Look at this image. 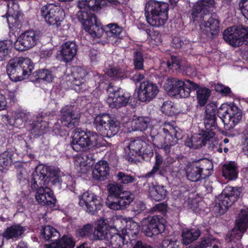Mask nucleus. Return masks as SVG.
I'll list each match as a JSON object with an SVG mask.
<instances>
[{
	"instance_id": "f257e3e1",
	"label": "nucleus",
	"mask_w": 248,
	"mask_h": 248,
	"mask_svg": "<svg viewBox=\"0 0 248 248\" xmlns=\"http://www.w3.org/2000/svg\"><path fill=\"white\" fill-rule=\"evenodd\" d=\"M214 3V0H199L194 4L192 13V18L199 24L201 33L212 38L217 36L220 31L218 19L209 12Z\"/></svg>"
},
{
	"instance_id": "f03ea898",
	"label": "nucleus",
	"mask_w": 248,
	"mask_h": 248,
	"mask_svg": "<svg viewBox=\"0 0 248 248\" xmlns=\"http://www.w3.org/2000/svg\"><path fill=\"white\" fill-rule=\"evenodd\" d=\"M153 145L162 149L168 154L170 153L171 146L174 145L181 138V133L176 128L169 124L164 125L154 126L150 131Z\"/></svg>"
},
{
	"instance_id": "7ed1b4c3",
	"label": "nucleus",
	"mask_w": 248,
	"mask_h": 248,
	"mask_svg": "<svg viewBox=\"0 0 248 248\" xmlns=\"http://www.w3.org/2000/svg\"><path fill=\"white\" fill-rule=\"evenodd\" d=\"M109 195L106 201L107 206L111 209L118 210L126 208L133 201V195L129 191H123L119 183L108 186Z\"/></svg>"
},
{
	"instance_id": "20e7f679",
	"label": "nucleus",
	"mask_w": 248,
	"mask_h": 248,
	"mask_svg": "<svg viewBox=\"0 0 248 248\" xmlns=\"http://www.w3.org/2000/svg\"><path fill=\"white\" fill-rule=\"evenodd\" d=\"M169 5L166 2L150 0L146 4L145 16L151 26L160 27L164 25L168 18Z\"/></svg>"
},
{
	"instance_id": "39448f33",
	"label": "nucleus",
	"mask_w": 248,
	"mask_h": 248,
	"mask_svg": "<svg viewBox=\"0 0 248 248\" xmlns=\"http://www.w3.org/2000/svg\"><path fill=\"white\" fill-rule=\"evenodd\" d=\"M33 68V63L30 59L16 57L9 61L6 72L12 80L19 81L27 78Z\"/></svg>"
},
{
	"instance_id": "423d86ee",
	"label": "nucleus",
	"mask_w": 248,
	"mask_h": 248,
	"mask_svg": "<svg viewBox=\"0 0 248 248\" xmlns=\"http://www.w3.org/2000/svg\"><path fill=\"white\" fill-rule=\"evenodd\" d=\"M212 168L213 163L209 160L195 161L187 167L186 177L191 182H199L211 174Z\"/></svg>"
},
{
	"instance_id": "0eeeda50",
	"label": "nucleus",
	"mask_w": 248,
	"mask_h": 248,
	"mask_svg": "<svg viewBox=\"0 0 248 248\" xmlns=\"http://www.w3.org/2000/svg\"><path fill=\"white\" fill-rule=\"evenodd\" d=\"M93 124L96 130L103 137L111 138L116 135L120 128L119 122L106 113L97 115Z\"/></svg>"
},
{
	"instance_id": "6e6552de",
	"label": "nucleus",
	"mask_w": 248,
	"mask_h": 248,
	"mask_svg": "<svg viewBox=\"0 0 248 248\" xmlns=\"http://www.w3.org/2000/svg\"><path fill=\"white\" fill-rule=\"evenodd\" d=\"M98 135L93 132H85L77 128L74 130L71 145L75 151L79 152L85 151L96 144Z\"/></svg>"
},
{
	"instance_id": "1a4fd4ad",
	"label": "nucleus",
	"mask_w": 248,
	"mask_h": 248,
	"mask_svg": "<svg viewBox=\"0 0 248 248\" xmlns=\"http://www.w3.org/2000/svg\"><path fill=\"white\" fill-rule=\"evenodd\" d=\"M217 115L223 122L225 129L228 130L233 129L242 117V111L237 106L225 104L219 108Z\"/></svg>"
},
{
	"instance_id": "9d476101",
	"label": "nucleus",
	"mask_w": 248,
	"mask_h": 248,
	"mask_svg": "<svg viewBox=\"0 0 248 248\" xmlns=\"http://www.w3.org/2000/svg\"><path fill=\"white\" fill-rule=\"evenodd\" d=\"M223 39L229 44L239 46L243 44L248 45V28L232 26L228 28L223 33Z\"/></svg>"
},
{
	"instance_id": "9b49d317",
	"label": "nucleus",
	"mask_w": 248,
	"mask_h": 248,
	"mask_svg": "<svg viewBox=\"0 0 248 248\" xmlns=\"http://www.w3.org/2000/svg\"><path fill=\"white\" fill-rule=\"evenodd\" d=\"M164 219L159 216H149L141 221L142 230L145 235L152 237L163 232L165 229Z\"/></svg>"
},
{
	"instance_id": "f8f14e48",
	"label": "nucleus",
	"mask_w": 248,
	"mask_h": 248,
	"mask_svg": "<svg viewBox=\"0 0 248 248\" xmlns=\"http://www.w3.org/2000/svg\"><path fill=\"white\" fill-rule=\"evenodd\" d=\"M248 228V208L243 209L235 220V226L232 232L226 235L228 242L240 240Z\"/></svg>"
},
{
	"instance_id": "ddd939ff",
	"label": "nucleus",
	"mask_w": 248,
	"mask_h": 248,
	"mask_svg": "<svg viewBox=\"0 0 248 248\" xmlns=\"http://www.w3.org/2000/svg\"><path fill=\"white\" fill-rule=\"evenodd\" d=\"M64 11L58 6L49 3L43 6L41 8V15L45 21L50 25H56L59 27L63 18Z\"/></svg>"
},
{
	"instance_id": "4468645a",
	"label": "nucleus",
	"mask_w": 248,
	"mask_h": 248,
	"mask_svg": "<svg viewBox=\"0 0 248 248\" xmlns=\"http://www.w3.org/2000/svg\"><path fill=\"white\" fill-rule=\"evenodd\" d=\"M60 113L63 126L72 129L78 125L81 116L78 108L71 105L65 106L61 109Z\"/></svg>"
},
{
	"instance_id": "2eb2a0df",
	"label": "nucleus",
	"mask_w": 248,
	"mask_h": 248,
	"mask_svg": "<svg viewBox=\"0 0 248 248\" xmlns=\"http://www.w3.org/2000/svg\"><path fill=\"white\" fill-rule=\"evenodd\" d=\"M79 205L86 212L94 215L102 206L101 198L93 193L86 192L79 196Z\"/></svg>"
},
{
	"instance_id": "dca6fc26",
	"label": "nucleus",
	"mask_w": 248,
	"mask_h": 248,
	"mask_svg": "<svg viewBox=\"0 0 248 248\" xmlns=\"http://www.w3.org/2000/svg\"><path fill=\"white\" fill-rule=\"evenodd\" d=\"M107 91L108 94V100L114 107L119 108L126 106L128 103L130 94L124 92L121 88L109 84Z\"/></svg>"
},
{
	"instance_id": "f3484780",
	"label": "nucleus",
	"mask_w": 248,
	"mask_h": 248,
	"mask_svg": "<svg viewBox=\"0 0 248 248\" xmlns=\"http://www.w3.org/2000/svg\"><path fill=\"white\" fill-rule=\"evenodd\" d=\"M159 92L157 85L150 81L140 83L138 91L139 100L142 102H149L155 98Z\"/></svg>"
},
{
	"instance_id": "a211bd4d",
	"label": "nucleus",
	"mask_w": 248,
	"mask_h": 248,
	"mask_svg": "<svg viewBox=\"0 0 248 248\" xmlns=\"http://www.w3.org/2000/svg\"><path fill=\"white\" fill-rule=\"evenodd\" d=\"M38 39L35 32L29 30L22 33L15 42L14 46L16 49L25 51L33 47Z\"/></svg>"
},
{
	"instance_id": "6ab92c4d",
	"label": "nucleus",
	"mask_w": 248,
	"mask_h": 248,
	"mask_svg": "<svg viewBox=\"0 0 248 248\" xmlns=\"http://www.w3.org/2000/svg\"><path fill=\"white\" fill-rule=\"evenodd\" d=\"M51 167H42L37 168L33 172L31 180L32 189L37 190L47 186L48 185V171Z\"/></svg>"
},
{
	"instance_id": "aec40b11",
	"label": "nucleus",
	"mask_w": 248,
	"mask_h": 248,
	"mask_svg": "<svg viewBox=\"0 0 248 248\" xmlns=\"http://www.w3.org/2000/svg\"><path fill=\"white\" fill-rule=\"evenodd\" d=\"M217 106L214 103H211L206 107L204 124L207 133H214V131L217 128L215 112Z\"/></svg>"
},
{
	"instance_id": "412c9836",
	"label": "nucleus",
	"mask_w": 248,
	"mask_h": 248,
	"mask_svg": "<svg viewBox=\"0 0 248 248\" xmlns=\"http://www.w3.org/2000/svg\"><path fill=\"white\" fill-rule=\"evenodd\" d=\"M214 136V133H207L202 131L198 134H194L186 141V146L194 149H197L205 145L206 142Z\"/></svg>"
},
{
	"instance_id": "4be33fe9",
	"label": "nucleus",
	"mask_w": 248,
	"mask_h": 248,
	"mask_svg": "<svg viewBox=\"0 0 248 248\" xmlns=\"http://www.w3.org/2000/svg\"><path fill=\"white\" fill-rule=\"evenodd\" d=\"M35 197L36 201L43 205L54 206L56 199L53 191L48 186L37 189Z\"/></svg>"
},
{
	"instance_id": "5701e85b",
	"label": "nucleus",
	"mask_w": 248,
	"mask_h": 248,
	"mask_svg": "<svg viewBox=\"0 0 248 248\" xmlns=\"http://www.w3.org/2000/svg\"><path fill=\"white\" fill-rule=\"evenodd\" d=\"M83 28L94 38L101 37L104 33V29L101 25L97 22L95 15H92L90 20L83 23Z\"/></svg>"
},
{
	"instance_id": "b1692460",
	"label": "nucleus",
	"mask_w": 248,
	"mask_h": 248,
	"mask_svg": "<svg viewBox=\"0 0 248 248\" xmlns=\"http://www.w3.org/2000/svg\"><path fill=\"white\" fill-rule=\"evenodd\" d=\"M87 74L86 71L83 68L80 67L76 68L74 73V80L72 83L76 92H83L87 89V86L85 83Z\"/></svg>"
},
{
	"instance_id": "393cba45",
	"label": "nucleus",
	"mask_w": 248,
	"mask_h": 248,
	"mask_svg": "<svg viewBox=\"0 0 248 248\" xmlns=\"http://www.w3.org/2000/svg\"><path fill=\"white\" fill-rule=\"evenodd\" d=\"M48 183H50L55 188L60 189L62 187H68L72 182V178L70 176L63 175L60 176L58 172L51 168L48 171Z\"/></svg>"
},
{
	"instance_id": "a878e982",
	"label": "nucleus",
	"mask_w": 248,
	"mask_h": 248,
	"mask_svg": "<svg viewBox=\"0 0 248 248\" xmlns=\"http://www.w3.org/2000/svg\"><path fill=\"white\" fill-rule=\"evenodd\" d=\"M107 240L109 242L112 248H128L133 244L132 241H130L129 236L127 234H110Z\"/></svg>"
},
{
	"instance_id": "bb28decb",
	"label": "nucleus",
	"mask_w": 248,
	"mask_h": 248,
	"mask_svg": "<svg viewBox=\"0 0 248 248\" xmlns=\"http://www.w3.org/2000/svg\"><path fill=\"white\" fill-rule=\"evenodd\" d=\"M145 144V143L143 140L140 139L131 140L127 146L128 150L126 151V159L129 162L135 161L136 157L141 155L142 149Z\"/></svg>"
},
{
	"instance_id": "cd10ccee",
	"label": "nucleus",
	"mask_w": 248,
	"mask_h": 248,
	"mask_svg": "<svg viewBox=\"0 0 248 248\" xmlns=\"http://www.w3.org/2000/svg\"><path fill=\"white\" fill-rule=\"evenodd\" d=\"M111 226L108 224L107 219L101 218L97 222V226L93 233L94 238L99 240H106L110 236Z\"/></svg>"
},
{
	"instance_id": "c85d7f7f",
	"label": "nucleus",
	"mask_w": 248,
	"mask_h": 248,
	"mask_svg": "<svg viewBox=\"0 0 248 248\" xmlns=\"http://www.w3.org/2000/svg\"><path fill=\"white\" fill-rule=\"evenodd\" d=\"M78 47L75 42L68 41L61 46V55L62 60L65 62H71L76 56Z\"/></svg>"
},
{
	"instance_id": "c756f323",
	"label": "nucleus",
	"mask_w": 248,
	"mask_h": 248,
	"mask_svg": "<svg viewBox=\"0 0 248 248\" xmlns=\"http://www.w3.org/2000/svg\"><path fill=\"white\" fill-rule=\"evenodd\" d=\"M148 193L150 197L155 201L164 200L167 195L168 191L164 186L158 184L151 183L148 186Z\"/></svg>"
},
{
	"instance_id": "7c9ffc66",
	"label": "nucleus",
	"mask_w": 248,
	"mask_h": 248,
	"mask_svg": "<svg viewBox=\"0 0 248 248\" xmlns=\"http://www.w3.org/2000/svg\"><path fill=\"white\" fill-rule=\"evenodd\" d=\"M109 167L107 161L100 160L95 165L92 174L94 179L103 181L109 174Z\"/></svg>"
},
{
	"instance_id": "2f4dec72",
	"label": "nucleus",
	"mask_w": 248,
	"mask_h": 248,
	"mask_svg": "<svg viewBox=\"0 0 248 248\" xmlns=\"http://www.w3.org/2000/svg\"><path fill=\"white\" fill-rule=\"evenodd\" d=\"M46 114L42 112L39 113L33 120L32 123L30 124L31 130L33 132H38L43 134L46 132L48 127V124L45 121Z\"/></svg>"
},
{
	"instance_id": "473e14b6",
	"label": "nucleus",
	"mask_w": 248,
	"mask_h": 248,
	"mask_svg": "<svg viewBox=\"0 0 248 248\" xmlns=\"http://www.w3.org/2000/svg\"><path fill=\"white\" fill-rule=\"evenodd\" d=\"M105 4L104 0H79L78 6L80 10L98 11Z\"/></svg>"
},
{
	"instance_id": "72a5a7b5",
	"label": "nucleus",
	"mask_w": 248,
	"mask_h": 248,
	"mask_svg": "<svg viewBox=\"0 0 248 248\" xmlns=\"http://www.w3.org/2000/svg\"><path fill=\"white\" fill-rule=\"evenodd\" d=\"M185 85V81L177 78H169L164 84V87L167 91L171 92L175 94H178Z\"/></svg>"
},
{
	"instance_id": "f704fd0d",
	"label": "nucleus",
	"mask_w": 248,
	"mask_h": 248,
	"mask_svg": "<svg viewBox=\"0 0 248 248\" xmlns=\"http://www.w3.org/2000/svg\"><path fill=\"white\" fill-rule=\"evenodd\" d=\"M25 229L20 225H12L8 227L3 233V237L7 240H16L21 236Z\"/></svg>"
},
{
	"instance_id": "c9c22d12",
	"label": "nucleus",
	"mask_w": 248,
	"mask_h": 248,
	"mask_svg": "<svg viewBox=\"0 0 248 248\" xmlns=\"http://www.w3.org/2000/svg\"><path fill=\"white\" fill-rule=\"evenodd\" d=\"M151 119L148 117H138L134 119L131 123L130 129L132 131H144L147 129Z\"/></svg>"
},
{
	"instance_id": "e433bc0d",
	"label": "nucleus",
	"mask_w": 248,
	"mask_h": 248,
	"mask_svg": "<svg viewBox=\"0 0 248 248\" xmlns=\"http://www.w3.org/2000/svg\"><path fill=\"white\" fill-rule=\"evenodd\" d=\"M201 235V231L197 228L185 229L182 232V238L183 244L188 245L197 240Z\"/></svg>"
},
{
	"instance_id": "4c0bfd02",
	"label": "nucleus",
	"mask_w": 248,
	"mask_h": 248,
	"mask_svg": "<svg viewBox=\"0 0 248 248\" xmlns=\"http://www.w3.org/2000/svg\"><path fill=\"white\" fill-rule=\"evenodd\" d=\"M75 242L73 239L68 236H63L58 242L46 244L45 248H74Z\"/></svg>"
},
{
	"instance_id": "58836bf2",
	"label": "nucleus",
	"mask_w": 248,
	"mask_h": 248,
	"mask_svg": "<svg viewBox=\"0 0 248 248\" xmlns=\"http://www.w3.org/2000/svg\"><path fill=\"white\" fill-rule=\"evenodd\" d=\"M223 176L229 180H233L237 178L238 170L234 162L224 164L222 169Z\"/></svg>"
},
{
	"instance_id": "ea45409f",
	"label": "nucleus",
	"mask_w": 248,
	"mask_h": 248,
	"mask_svg": "<svg viewBox=\"0 0 248 248\" xmlns=\"http://www.w3.org/2000/svg\"><path fill=\"white\" fill-rule=\"evenodd\" d=\"M93 155L91 153H83L74 157V163L77 166L85 167L90 166L93 161Z\"/></svg>"
},
{
	"instance_id": "a19ab883",
	"label": "nucleus",
	"mask_w": 248,
	"mask_h": 248,
	"mask_svg": "<svg viewBox=\"0 0 248 248\" xmlns=\"http://www.w3.org/2000/svg\"><path fill=\"white\" fill-rule=\"evenodd\" d=\"M41 235L46 241H55L60 237V233L56 229L50 225L42 227Z\"/></svg>"
},
{
	"instance_id": "79ce46f5",
	"label": "nucleus",
	"mask_w": 248,
	"mask_h": 248,
	"mask_svg": "<svg viewBox=\"0 0 248 248\" xmlns=\"http://www.w3.org/2000/svg\"><path fill=\"white\" fill-rule=\"evenodd\" d=\"M196 93L198 105L200 107H203L206 104L211 95V90L207 88L201 87L198 89Z\"/></svg>"
},
{
	"instance_id": "37998d69",
	"label": "nucleus",
	"mask_w": 248,
	"mask_h": 248,
	"mask_svg": "<svg viewBox=\"0 0 248 248\" xmlns=\"http://www.w3.org/2000/svg\"><path fill=\"white\" fill-rule=\"evenodd\" d=\"M222 192L225 195L228 197L233 202H236L239 198L242 192L241 187H232L227 186L225 187Z\"/></svg>"
},
{
	"instance_id": "c03bdc74",
	"label": "nucleus",
	"mask_w": 248,
	"mask_h": 248,
	"mask_svg": "<svg viewBox=\"0 0 248 248\" xmlns=\"http://www.w3.org/2000/svg\"><path fill=\"white\" fill-rule=\"evenodd\" d=\"M36 80L39 82L41 81H46L47 82H51L54 78V76L52 72L47 69L39 70L36 73Z\"/></svg>"
},
{
	"instance_id": "a18cd8bd",
	"label": "nucleus",
	"mask_w": 248,
	"mask_h": 248,
	"mask_svg": "<svg viewBox=\"0 0 248 248\" xmlns=\"http://www.w3.org/2000/svg\"><path fill=\"white\" fill-rule=\"evenodd\" d=\"M116 176L120 185H128L136 181V178L134 176L124 172H119Z\"/></svg>"
},
{
	"instance_id": "49530a36",
	"label": "nucleus",
	"mask_w": 248,
	"mask_h": 248,
	"mask_svg": "<svg viewBox=\"0 0 248 248\" xmlns=\"http://www.w3.org/2000/svg\"><path fill=\"white\" fill-rule=\"evenodd\" d=\"M163 159L162 156L157 152L155 153V164L152 170L145 174V177L149 178L154 175L160 168Z\"/></svg>"
},
{
	"instance_id": "de8ad7c7",
	"label": "nucleus",
	"mask_w": 248,
	"mask_h": 248,
	"mask_svg": "<svg viewBox=\"0 0 248 248\" xmlns=\"http://www.w3.org/2000/svg\"><path fill=\"white\" fill-rule=\"evenodd\" d=\"M106 74L114 80L122 79L124 76L123 69L118 67H113L108 69Z\"/></svg>"
},
{
	"instance_id": "09e8293b",
	"label": "nucleus",
	"mask_w": 248,
	"mask_h": 248,
	"mask_svg": "<svg viewBox=\"0 0 248 248\" xmlns=\"http://www.w3.org/2000/svg\"><path fill=\"white\" fill-rule=\"evenodd\" d=\"M7 42V41L0 42V61H4L10 57V46Z\"/></svg>"
},
{
	"instance_id": "8fccbe9b",
	"label": "nucleus",
	"mask_w": 248,
	"mask_h": 248,
	"mask_svg": "<svg viewBox=\"0 0 248 248\" xmlns=\"http://www.w3.org/2000/svg\"><path fill=\"white\" fill-rule=\"evenodd\" d=\"M107 32L108 35L120 38L123 31L122 27L115 23H110L106 26Z\"/></svg>"
},
{
	"instance_id": "3c124183",
	"label": "nucleus",
	"mask_w": 248,
	"mask_h": 248,
	"mask_svg": "<svg viewBox=\"0 0 248 248\" xmlns=\"http://www.w3.org/2000/svg\"><path fill=\"white\" fill-rule=\"evenodd\" d=\"M144 59L141 52L136 51L133 54V63L135 68L141 70L143 68Z\"/></svg>"
},
{
	"instance_id": "603ef678",
	"label": "nucleus",
	"mask_w": 248,
	"mask_h": 248,
	"mask_svg": "<svg viewBox=\"0 0 248 248\" xmlns=\"http://www.w3.org/2000/svg\"><path fill=\"white\" fill-rule=\"evenodd\" d=\"M233 203L228 197L225 195L223 192L218 196V204L222 209L228 208L232 206Z\"/></svg>"
},
{
	"instance_id": "864d4df0",
	"label": "nucleus",
	"mask_w": 248,
	"mask_h": 248,
	"mask_svg": "<svg viewBox=\"0 0 248 248\" xmlns=\"http://www.w3.org/2000/svg\"><path fill=\"white\" fill-rule=\"evenodd\" d=\"M12 154L8 151L4 152L0 155V166L6 167L11 164Z\"/></svg>"
},
{
	"instance_id": "5fc2aeb1",
	"label": "nucleus",
	"mask_w": 248,
	"mask_h": 248,
	"mask_svg": "<svg viewBox=\"0 0 248 248\" xmlns=\"http://www.w3.org/2000/svg\"><path fill=\"white\" fill-rule=\"evenodd\" d=\"M161 111L168 116H172L175 114V108L171 102H164L161 107Z\"/></svg>"
},
{
	"instance_id": "6e6d98bb",
	"label": "nucleus",
	"mask_w": 248,
	"mask_h": 248,
	"mask_svg": "<svg viewBox=\"0 0 248 248\" xmlns=\"http://www.w3.org/2000/svg\"><path fill=\"white\" fill-rule=\"evenodd\" d=\"M125 221H123L121 218L116 217L113 219V224L111 226V228H114L117 231H122L123 233L126 232L125 229Z\"/></svg>"
},
{
	"instance_id": "4d7b16f0",
	"label": "nucleus",
	"mask_w": 248,
	"mask_h": 248,
	"mask_svg": "<svg viewBox=\"0 0 248 248\" xmlns=\"http://www.w3.org/2000/svg\"><path fill=\"white\" fill-rule=\"evenodd\" d=\"M167 65L169 68H172V66L175 67V69H180L182 66V62L179 58L172 56L170 60L167 61Z\"/></svg>"
},
{
	"instance_id": "13d9d810",
	"label": "nucleus",
	"mask_w": 248,
	"mask_h": 248,
	"mask_svg": "<svg viewBox=\"0 0 248 248\" xmlns=\"http://www.w3.org/2000/svg\"><path fill=\"white\" fill-rule=\"evenodd\" d=\"M242 143L243 150L246 155H248V126L243 130L242 133Z\"/></svg>"
},
{
	"instance_id": "bf43d9fd",
	"label": "nucleus",
	"mask_w": 248,
	"mask_h": 248,
	"mask_svg": "<svg viewBox=\"0 0 248 248\" xmlns=\"http://www.w3.org/2000/svg\"><path fill=\"white\" fill-rule=\"evenodd\" d=\"M77 15L78 20L81 23L83 26L84 22L90 20L91 16L92 15H94V14L89 15L88 11L86 10H80L77 13Z\"/></svg>"
},
{
	"instance_id": "052dcab7",
	"label": "nucleus",
	"mask_w": 248,
	"mask_h": 248,
	"mask_svg": "<svg viewBox=\"0 0 248 248\" xmlns=\"http://www.w3.org/2000/svg\"><path fill=\"white\" fill-rule=\"evenodd\" d=\"M215 89L217 92L226 96L229 95L231 93V89L229 87L225 86L220 83H217L216 85Z\"/></svg>"
},
{
	"instance_id": "680f3d73",
	"label": "nucleus",
	"mask_w": 248,
	"mask_h": 248,
	"mask_svg": "<svg viewBox=\"0 0 248 248\" xmlns=\"http://www.w3.org/2000/svg\"><path fill=\"white\" fill-rule=\"evenodd\" d=\"M93 226L91 224H86L78 230V233L80 236L83 237L88 236L93 232Z\"/></svg>"
},
{
	"instance_id": "e2e57ef3",
	"label": "nucleus",
	"mask_w": 248,
	"mask_h": 248,
	"mask_svg": "<svg viewBox=\"0 0 248 248\" xmlns=\"http://www.w3.org/2000/svg\"><path fill=\"white\" fill-rule=\"evenodd\" d=\"M89 56L92 62H99L102 57V55L96 50L94 49H91Z\"/></svg>"
},
{
	"instance_id": "0e129e2a",
	"label": "nucleus",
	"mask_w": 248,
	"mask_h": 248,
	"mask_svg": "<svg viewBox=\"0 0 248 248\" xmlns=\"http://www.w3.org/2000/svg\"><path fill=\"white\" fill-rule=\"evenodd\" d=\"M145 209V204L141 202H137L135 206L134 207L133 209L132 210L133 215H138L144 211Z\"/></svg>"
},
{
	"instance_id": "69168bd1",
	"label": "nucleus",
	"mask_w": 248,
	"mask_h": 248,
	"mask_svg": "<svg viewBox=\"0 0 248 248\" xmlns=\"http://www.w3.org/2000/svg\"><path fill=\"white\" fill-rule=\"evenodd\" d=\"M239 6L243 15L248 19V0H241Z\"/></svg>"
},
{
	"instance_id": "338daca9",
	"label": "nucleus",
	"mask_w": 248,
	"mask_h": 248,
	"mask_svg": "<svg viewBox=\"0 0 248 248\" xmlns=\"http://www.w3.org/2000/svg\"><path fill=\"white\" fill-rule=\"evenodd\" d=\"M186 42V40H184L183 38L175 37L172 39L173 46L176 48H180L183 47Z\"/></svg>"
},
{
	"instance_id": "774afa93",
	"label": "nucleus",
	"mask_w": 248,
	"mask_h": 248,
	"mask_svg": "<svg viewBox=\"0 0 248 248\" xmlns=\"http://www.w3.org/2000/svg\"><path fill=\"white\" fill-rule=\"evenodd\" d=\"M212 241L209 238H204L198 243V244L194 247V248H206L212 245Z\"/></svg>"
}]
</instances>
